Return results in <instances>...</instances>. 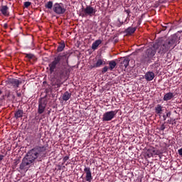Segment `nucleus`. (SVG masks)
<instances>
[{"instance_id": "72a5a7b5", "label": "nucleus", "mask_w": 182, "mask_h": 182, "mask_svg": "<svg viewBox=\"0 0 182 182\" xmlns=\"http://www.w3.org/2000/svg\"><path fill=\"white\" fill-rule=\"evenodd\" d=\"M61 85L62 84L60 82H58V83L55 84V86H57V87H60Z\"/></svg>"}, {"instance_id": "39448f33", "label": "nucleus", "mask_w": 182, "mask_h": 182, "mask_svg": "<svg viewBox=\"0 0 182 182\" xmlns=\"http://www.w3.org/2000/svg\"><path fill=\"white\" fill-rule=\"evenodd\" d=\"M97 11L92 6H87L86 8L82 9V13L80 14L82 18H87V16L92 17L96 15Z\"/></svg>"}, {"instance_id": "4468645a", "label": "nucleus", "mask_w": 182, "mask_h": 182, "mask_svg": "<svg viewBox=\"0 0 182 182\" xmlns=\"http://www.w3.org/2000/svg\"><path fill=\"white\" fill-rule=\"evenodd\" d=\"M174 97V94L173 92H168L164 95V102H168V100H171Z\"/></svg>"}, {"instance_id": "c85d7f7f", "label": "nucleus", "mask_w": 182, "mask_h": 182, "mask_svg": "<svg viewBox=\"0 0 182 182\" xmlns=\"http://www.w3.org/2000/svg\"><path fill=\"white\" fill-rule=\"evenodd\" d=\"M117 21L119 22L117 23V26H118V28H120V26H122V25H123V22L120 21V18H118Z\"/></svg>"}, {"instance_id": "9d476101", "label": "nucleus", "mask_w": 182, "mask_h": 182, "mask_svg": "<svg viewBox=\"0 0 182 182\" xmlns=\"http://www.w3.org/2000/svg\"><path fill=\"white\" fill-rule=\"evenodd\" d=\"M84 171L85 173V180L87 182H92L93 180V177L92 176V171L89 167H85Z\"/></svg>"}, {"instance_id": "473e14b6", "label": "nucleus", "mask_w": 182, "mask_h": 182, "mask_svg": "<svg viewBox=\"0 0 182 182\" xmlns=\"http://www.w3.org/2000/svg\"><path fill=\"white\" fill-rule=\"evenodd\" d=\"M179 156H181L182 157V148L178 150Z\"/></svg>"}, {"instance_id": "c9c22d12", "label": "nucleus", "mask_w": 182, "mask_h": 182, "mask_svg": "<svg viewBox=\"0 0 182 182\" xmlns=\"http://www.w3.org/2000/svg\"><path fill=\"white\" fill-rule=\"evenodd\" d=\"M170 116H171V112H169L166 114V117H170Z\"/></svg>"}, {"instance_id": "4be33fe9", "label": "nucleus", "mask_w": 182, "mask_h": 182, "mask_svg": "<svg viewBox=\"0 0 182 182\" xmlns=\"http://www.w3.org/2000/svg\"><path fill=\"white\" fill-rule=\"evenodd\" d=\"M117 65V64L116 63V61H114V60L109 61V69L110 70H113L114 69V68H116Z\"/></svg>"}, {"instance_id": "f03ea898", "label": "nucleus", "mask_w": 182, "mask_h": 182, "mask_svg": "<svg viewBox=\"0 0 182 182\" xmlns=\"http://www.w3.org/2000/svg\"><path fill=\"white\" fill-rule=\"evenodd\" d=\"M158 52L160 55H163V52H160V45L159 43H155L152 47L148 48L144 55H142L139 61L141 65H146V63H151L152 59L156 55V53Z\"/></svg>"}, {"instance_id": "9b49d317", "label": "nucleus", "mask_w": 182, "mask_h": 182, "mask_svg": "<svg viewBox=\"0 0 182 182\" xmlns=\"http://www.w3.org/2000/svg\"><path fill=\"white\" fill-rule=\"evenodd\" d=\"M21 83H22V82L19 81L18 79L11 78L9 80V84L14 86V87H19V85H21Z\"/></svg>"}, {"instance_id": "423d86ee", "label": "nucleus", "mask_w": 182, "mask_h": 182, "mask_svg": "<svg viewBox=\"0 0 182 182\" xmlns=\"http://www.w3.org/2000/svg\"><path fill=\"white\" fill-rule=\"evenodd\" d=\"M53 11L57 15H63L66 12V8H65V5L63 3H55L53 5Z\"/></svg>"}, {"instance_id": "2eb2a0df", "label": "nucleus", "mask_w": 182, "mask_h": 182, "mask_svg": "<svg viewBox=\"0 0 182 182\" xmlns=\"http://www.w3.org/2000/svg\"><path fill=\"white\" fill-rule=\"evenodd\" d=\"M23 110L22 109H18L14 113V117L16 119H20V117H23Z\"/></svg>"}, {"instance_id": "dca6fc26", "label": "nucleus", "mask_w": 182, "mask_h": 182, "mask_svg": "<svg viewBox=\"0 0 182 182\" xmlns=\"http://www.w3.org/2000/svg\"><path fill=\"white\" fill-rule=\"evenodd\" d=\"M102 40H96L92 45V49L96 50L99 48V45H101Z\"/></svg>"}, {"instance_id": "7c9ffc66", "label": "nucleus", "mask_w": 182, "mask_h": 182, "mask_svg": "<svg viewBox=\"0 0 182 182\" xmlns=\"http://www.w3.org/2000/svg\"><path fill=\"white\" fill-rule=\"evenodd\" d=\"M68 160H69V156H66L63 158V163H66V161H68Z\"/></svg>"}, {"instance_id": "aec40b11", "label": "nucleus", "mask_w": 182, "mask_h": 182, "mask_svg": "<svg viewBox=\"0 0 182 182\" xmlns=\"http://www.w3.org/2000/svg\"><path fill=\"white\" fill-rule=\"evenodd\" d=\"M162 112H163V106H161L159 104L157 105L155 107V113H156V114H161Z\"/></svg>"}, {"instance_id": "a878e982", "label": "nucleus", "mask_w": 182, "mask_h": 182, "mask_svg": "<svg viewBox=\"0 0 182 182\" xmlns=\"http://www.w3.org/2000/svg\"><path fill=\"white\" fill-rule=\"evenodd\" d=\"M31 5H32V3H31V1H26V2H24L25 8H29V6H31Z\"/></svg>"}, {"instance_id": "f3484780", "label": "nucleus", "mask_w": 182, "mask_h": 182, "mask_svg": "<svg viewBox=\"0 0 182 182\" xmlns=\"http://www.w3.org/2000/svg\"><path fill=\"white\" fill-rule=\"evenodd\" d=\"M72 97V93L69 92H65L63 95V100H64L65 102H68V100H69V99H70V97Z\"/></svg>"}, {"instance_id": "f8f14e48", "label": "nucleus", "mask_w": 182, "mask_h": 182, "mask_svg": "<svg viewBox=\"0 0 182 182\" xmlns=\"http://www.w3.org/2000/svg\"><path fill=\"white\" fill-rule=\"evenodd\" d=\"M154 77L155 75L154 73H153L152 71H148L144 75V79H146L147 82H151V80H153Z\"/></svg>"}, {"instance_id": "f704fd0d", "label": "nucleus", "mask_w": 182, "mask_h": 182, "mask_svg": "<svg viewBox=\"0 0 182 182\" xmlns=\"http://www.w3.org/2000/svg\"><path fill=\"white\" fill-rule=\"evenodd\" d=\"M164 129H166V127L164 126V124H162L161 126V130H164Z\"/></svg>"}, {"instance_id": "6ab92c4d", "label": "nucleus", "mask_w": 182, "mask_h": 182, "mask_svg": "<svg viewBox=\"0 0 182 182\" xmlns=\"http://www.w3.org/2000/svg\"><path fill=\"white\" fill-rule=\"evenodd\" d=\"M129 62H130V60L128 58H124L122 62H121V68L124 67L125 69L127 68V66H129Z\"/></svg>"}, {"instance_id": "4c0bfd02", "label": "nucleus", "mask_w": 182, "mask_h": 182, "mask_svg": "<svg viewBox=\"0 0 182 182\" xmlns=\"http://www.w3.org/2000/svg\"><path fill=\"white\" fill-rule=\"evenodd\" d=\"M21 95H22L21 94V92H17V96H18V97H21Z\"/></svg>"}, {"instance_id": "6e6552de", "label": "nucleus", "mask_w": 182, "mask_h": 182, "mask_svg": "<svg viewBox=\"0 0 182 182\" xmlns=\"http://www.w3.org/2000/svg\"><path fill=\"white\" fill-rule=\"evenodd\" d=\"M56 75L59 80L63 79L66 75H69V70L66 67L63 66L57 70Z\"/></svg>"}, {"instance_id": "412c9836", "label": "nucleus", "mask_w": 182, "mask_h": 182, "mask_svg": "<svg viewBox=\"0 0 182 182\" xmlns=\"http://www.w3.org/2000/svg\"><path fill=\"white\" fill-rule=\"evenodd\" d=\"M103 63H105V61L102 59L97 60V63L93 65V68H100Z\"/></svg>"}, {"instance_id": "b1692460", "label": "nucleus", "mask_w": 182, "mask_h": 182, "mask_svg": "<svg viewBox=\"0 0 182 182\" xmlns=\"http://www.w3.org/2000/svg\"><path fill=\"white\" fill-rule=\"evenodd\" d=\"M53 7V1H48L47 2V4H46V8H47V9H52V8Z\"/></svg>"}, {"instance_id": "cd10ccee", "label": "nucleus", "mask_w": 182, "mask_h": 182, "mask_svg": "<svg viewBox=\"0 0 182 182\" xmlns=\"http://www.w3.org/2000/svg\"><path fill=\"white\" fill-rule=\"evenodd\" d=\"M26 58H28V59H32L33 58V54H26Z\"/></svg>"}, {"instance_id": "2f4dec72", "label": "nucleus", "mask_w": 182, "mask_h": 182, "mask_svg": "<svg viewBox=\"0 0 182 182\" xmlns=\"http://www.w3.org/2000/svg\"><path fill=\"white\" fill-rule=\"evenodd\" d=\"M146 156H148V157H153V154L151 152H149V150L147 151Z\"/></svg>"}, {"instance_id": "393cba45", "label": "nucleus", "mask_w": 182, "mask_h": 182, "mask_svg": "<svg viewBox=\"0 0 182 182\" xmlns=\"http://www.w3.org/2000/svg\"><path fill=\"white\" fill-rule=\"evenodd\" d=\"M149 152L151 153L152 156H157V155H159V150H156L154 149H149Z\"/></svg>"}, {"instance_id": "ea45409f", "label": "nucleus", "mask_w": 182, "mask_h": 182, "mask_svg": "<svg viewBox=\"0 0 182 182\" xmlns=\"http://www.w3.org/2000/svg\"><path fill=\"white\" fill-rule=\"evenodd\" d=\"M0 95H2V91L0 90Z\"/></svg>"}, {"instance_id": "0eeeda50", "label": "nucleus", "mask_w": 182, "mask_h": 182, "mask_svg": "<svg viewBox=\"0 0 182 182\" xmlns=\"http://www.w3.org/2000/svg\"><path fill=\"white\" fill-rule=\"evenodd\" d=\"M117 114V110L107 112L102 115V122H110L113 120Z\"/></svg>"}, {"instance_id": "5701e85b", "label": "nucleus", "mask_w": 182, "mask_h": 182, "mask_svg": "<svg viewBox=\"0 0 182 182\" xmlns=\"http://www.w3.org/2000/svg\"><path fill=\"white\" fill-rule=\"evenodd\" d=\"M65 43H60L57 48L58 52H62L65 49Z\"/></svg>"}, {"instance_id": "bb28decb", "label": "nucleus", "mask_w": 182, "mask_h": 182, "mask_svg": "<svg viewBox=\"0 0 182 182\" xmlns=\"http://www.w3.org/2000/svg\"><path fill=\"white\" fill-rule=\"evenodd\" d=\"M109 68L107 66L104 67L102 69V73H106V72H107L109 70Z\"/></svg>"}, {"instance_id": "e433bc0d", "label": "nucleus", "mask_w": 182, "mask_h": 182, "mask_svg": "<svg viewBox=\"0 0 182 182\" xmlns=\"http://www.w3.org/2000/svg\"><path fill=\"white\" fill-rule=\"evenodd\" d=\"M4 160V155H0V161H2Z\"/></svg>"}, {"instance_id": "58836bf2", "label": "nucleus", "mask_w": 182, "mask_h": 182, "mask_svg": "<svg viewBox=\"0 0 182 182\" xmlns=\"http://www.w3.org/2000/svg\"><path fill=\"white\" fill-rule=\"evenodd\" d=\"M163 117H164V120H166V115H164Z\"/></svg>"}, {"instance_id": "ddd939ff", "label": "nucleus", "mask_w": 182, "mask_h": 182, "mask_svg": "<svg viewBox=\"0 0 182 182\" xmlns=\"http://www.w3.org/2000/svg\"><path fill=\"white\" fill-rule=\"evenodd\" d=\"M0 12L4 16H8L9 15V8L7 6H2Z\"/></svg>"}, {"instance_id": "c756f323", "label": "nucleus", "mask_w": 182, "mask_h": 182, "mask_svg": "<svg viewBox=\"0 0 182 182\" xmlns=\"http://www.w3.org/2000/svg\"><path fill=\"white\" fill-rule=\"evenodd\" d=\"M124 12H126V14H127V18H130V10L127 9V10H124Z\"/></svg>"}, {"instance_id": "7ed1b4c3", "label": "nucleus", "mask_w": 182, "mask_h": 182, "mask_svg": "<svg viewBox=\"0 0 182 182\" xmlns=\"http://www.w3.org/2000/svg\"><path fill=\"white\" fill-rule=\"evenodd\" d=\"M69 62V55L67 53H60L57 55L52 63L49 64L50 73L52 74L55 72L56 66L58 63H68Z\"/></svg>"}, {"instance_id": "f257e3e1", "label": "nucleus", "mask_w": 182, "mask_h": 182, "mask_svg": "<svg viewBox=\"0 0 182 182\" xmlns=\"http://www.w3.org/2000/svg\"><path fill=\"white\" fill-rule=\"evenodd\" d=\"M45 151H46V146H37L31 149L22 159L19 166L20 170L28 171L31 166L35 163L36 159L38 161H42V158L45 156Z\"/></svg>"}, {"instance_id": "a211bd4d", "label": "nucleus", "mask_w": 182, "mask_h": 182, "mask_svg": "<svg viewBox=\"0 0 182 182\" xmlns=\"http://www.w3.org/2000/svg\"><path fill=\"white\" fill-rule=\"evenodd\" d=\"M136 29H137L136 27H129L125 30V32L127 33V35H132L136 32Z\"/></svg>"}, {"instance_id": "20e7f679", "label": "nucleus", "mask_w": 182, "mask_h": 182, "mask_svg": "<svg viewBox=\"0 0 182 182\" xmlns=\"http://www.w3.org/2000/svg\"><path fill=\"white\" fill-rule=\"evenodd\" d=\"M160 47L159 52H162L163 53H166L168 51V49L173 46H176V40L174 38H170L166 41L164 43H158Z\"/></svg>"}, {"instance_id": "1a4fd4ad", "label": "nucleus", "mask_w": 182, "mask_h": 182, "mask_svg": "<svg viewBox=\"0 0 182 182\" xmlns=\"http://www.w3.org/2000/svg\"><path fill=\"white\" fill-rule=\"evenodd\" d=\"M46 105H47L46 100H41V101H39L38 110V114H42V113L45 112V109H46Z\"/></svg>"}]
</instances>
